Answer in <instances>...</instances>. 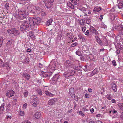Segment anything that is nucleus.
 Segmentation results:
<instances>
[{"mask_svg": "<svg viewBox=\"0 0 123 123\" xmlns=\"http://www.w3.org/2000/svg\"><path fill=\"white\" fill-rule=\"evenodd\" d=\"M41 18L38 17H34L29 20L30 25L31 27L38 25L41 22Z\"/></svg>", "mask_w": 123, "mask_h": 123, "instance_id": "nucleus-1", "label": "nucleus"}, {"mask_svg": "<svg viewBox=\"0 0 123 123\" xmlns=\"http://www.w3.org/2000/svg\"><path fill=\"white\" fill-rule=\"evenodd\" d=\"M90 21L89 20H86V23L87 24H89L90 23Z\"/></svg>", "mask_w": 123, "mask_h": 123, "instance_id": "nucleus-62", "label": "nucleus"}, {"mask_svg": "<svg viewBox=\"0 0 123 123\" xmlns=\"http://www.w3.org/2000/svg\"><path fill=\"white\" fill-rule=\"evenodd\" d=\"M77 104H76V103L75 102H74V109H75V107L77 106Z\"/></svg>", "mask_w": 123, "mask_h": 123, "instance_id": "nucleus-50", "label": "nucleus"}, {"mask_svg": "<svg viewBox=\"0 0 123 123\" xmlns=\"http://www.w3.org/2000/svg\"><path fill=\"white\" fill-rule=\"evenodd\" d=\"M0 66L1 67H5V64H4V63L3 61L0 59Z\"/></svg>", "mask_w": 123, "mask_h": 123, "instance_id": "nucleus-27", "label": "nucleus"}, {"mask_svg": "<svg viewBox=\"0 0 123 123\" xmlns=\"http://www.w3.org/2000/svg\"><path fill=\"white\" fill-rule=\"evenodd\" d=\"M103 15H101L100 16V17L99 18V19L100 20H102L103 19Z\"/></svg>", "mask_w": 123, "mask_h": 123, "instance_id": "nucleus-58", "label": "nucleus"}, {"mask_svg": "<svg viewBox=\"0 0 123 123\" xmlns=\"http://www.w3.org/2000/svg\"><path fill=\"white\" fill-rule=\"evenodd\" d=\"M69 59L72 61H74V60L73 57L71 56H69Z\"/></svg>", "mask_w": 123, "mask_h": 123, "instance_id": "nucleus-56", "label": "nucleus"}, {"mask_svg": "<svg viewBox=\"0 0 123 123\" xmlns=\"http://www.w3.org/2000/svg\"><path fill=\"white\" fill-rule=\"evenodd\" d=\"M48 74V72H44L42 73V75L44 77L49 79Z\"/></svg>", "mask_w": 123, "mask_h": 123, "instance_id": "nucleus-21", "label": "nucleus"}, {"mask_svg": "<svg viewBox=\"0 0 123 123\" xmlns=\"http://www.w3.org/2000/svg\"><path fill=\"white\" fill-rule=\"evenodd\" d=\"M9 63V62H7L5 64V66H6V68L7 69H8L9 68V67L8 66Z\"/></svg>", "mask_w": 123, "mask_h": 123, "instance_id": "nucleus-35", "label": "nucleus"}, {"mask_svg": "<svg viewBox=\"0 0 123 123\" xmlns=\"http://www.w3.org/2000/svg\"><path fill=\"white\" fill-rule=\"evenodd\" d=\"M114 25H117L118 24V22L117 20H116L115 22L114 23Z\"/></svg>", "mask_w": 123, "mask_h": 123, "instance_id": "nucleus-59", "label": "nucleus"}, {"mask_svg": "<svg viewBox=\"0 0 123 123\" xmlns=\"http://www.w3.org/2000/svg\"><path fill=\"white\" fill-rule=\"evenodd\" d=\"M3 41V38L1 37H0V42H1L2 43Z\"/></svg>", "mask_w": 123, "mask_h": 123, "instance_id": "nucleus-54", "label": "nucleus"}, {"mask_svg": "<svg viewBox=\"0 0 123 123\" xmlns=\"http://www.w3.org/2000/svg\"><path fill=\"white\" fill-rule=\"evenodd\" d=\"M29 58L28 57H25L24 60V62L25 63H28L29 62Z\"/></svg>", "mask_w": 123, "mask_h": 123, "instance_id": "nucleus-24", "label": "nucleus"}, {"mask_svg": "<svg viewBox=\"0 0 123 123\" xmlns=\"http://www.w3.org/2000/svg\"><path fill=\"white\" fill-rule=\"evenodd\" d=\"M75 73V72L74 70H68L64 73V75L65 77H68L74 75Z\"/></svg>", "mask_w": 123, "mask_h": 123, "instance_id": "nucleus-6", "label": "nucleus"}, {"mask_svg": "<svg viewBox=\"0 0 123 123\" xmlns=\"http://www.w3.org/2000/svg\"><path fill=\"white\" fill-rule=\"evenodd\" d=\"M120 52V50L119 49L117 50L116 51V53L118 54H119Z\"/></svg>", "mask_w": 123, "mask_h": 123, "instance_id": "nucleus-61", "label": "nucleus"}, {"mask_svg": "<svg viewBox=\"0 0 123 123\" xmlns=\"http://www.w3.org/2000/svg\"><path fill=\"white\" fill-rule=\"evenodd\" d=\"M111 87L114 91L116 92L117 90V88L116 85L114 83H112Z\"/></svg>", "mask_w": 123, "mask_h": 123, "instance_id": "nucleus-14", "label": "nucleus"}, {"mask_svg": "<svg viewBox=\"0 0 123 123\" xmlns=\"http://www.w3.org/2000/svg\"><path fill=\"white\" fill-rule=\"evenodd\" d=\"M71 2H72L74 5H76L78 4L79 3V0H70Z\"/></svg>", "mask_w": 123, "mask_h": 123, "instance_id": "nucleus-20", "label": "nucleus"}, {"mask_svg": "<svg viewBox=\"0 0 123 123\" xmlns=\"http://www.w3.org/2000/svg\"><path fill=\"white\" fill-rule=\"evenodd\" d=\"M71 62L69 60H67L66 61V62L64 63V65L65 66L66 68H68L69 67H70Z\"/></svg>", "mask_w": 123, "mask_h": 123, "instance_id": "nucleus-15", "label": "nucleus"}, {"mask_svg": "<svg viewBox=\"0 0 123 123\" xmlns=\"http://www.w3.org/2000/svg\"><path fill=\"white\" fill-rule=\"evenodd\" d=\"M95 38L97 42L101 46L102 45V43L100 39L97 36H95Z\"/></svg>", "mask_w": 123, "mask_h": 123, "instance_id": "nucleus-13", "label": "nucleus"}, {"mask_svg": "<svg viewBox=\"0 0 123 123\" xmlns=\"http://www.w3.org/2000/svg\"><path fill=\"white\" fill-rule=\"evenodd\" d=\"M78 36L79 38L82 41H84L85 40V38L83 37L80 34H79L78 35Z\"/></svg>", "mask_w": 123, "mask_h": 123, "instance_id": "nucleus-28", "label": "nucleus"}, {"mask_svg": "<svg viewBox=\"0 0 123 123\" xmlns=\"http://www.w3.org/2000/svg\"><path fill=\"white\" fill-rule=\"evenodd\" d=\"M98 73L97 69L95 68L92 72V74H91L90 75L91 76H92L93 75L97 74Z\"/></svg>", "mask_w": 123, "mask_h": 123, "instance_id": "nucleus-25", "label": "nucleus"}, {"mask_svg": "<svg viewBox=\"0 0 123 123\" xmlns=\"http://www.w3.org/2000/svg\"><path fill=\"white\" fill-rule=\"evenodd\" d=\"M28 92L27 90H25L24 92V95L25 97H27L28 95Z\"/></svg>", "mask_w": 123, "mask_h": 123, "instance_id": "nucleus-30", "label": "nucleus"}, {"mask_svg": "<svg viewBox=\"0 0 123 123\" xmlns=\"http://www.w3.org/2000/svg\"><path fill=\"white\" fill-rule=\"evenodd\" d=\"M106 97L109 100H111L112 98L110 94H108L106 95Z\"/></svg>", "mask_w": 123, "mask_h": 123, "instance_id": "nucleus-29", "label": "nucleus"}, {"mask_svg": "<svg viewBox=\"0 0 123 123\" xmlns=\"http://www.w3.org/2000/svg\"><path fill=\"white\" fill-rule=\"evenodd\" d=\"M80 69V66H75L74 69L77 70H79Z\"/></svg>", "mask_w": 123, "mask_h": 123, "instance_id": "nucleus-38", "label": "nucleus"}, {"mask_svg": "<svg viewBox=\"0 0 123 123\" xmlns=\"http://www.w3.org/2000/svg\"><path fill=\"white\" fill-rule=\"evenodd\" d=\"M31 49L30 48L26 50V51L27 52H31Z\"/></svg>", "mask_w": 123, "mask_h": 123, "instance_id": "nucleus-49", "label": "nucleus"}, {"mask_svg": "<svg viewBox=\"0 0 123 123\" xmlns=\"http://www.w3.org/2000/svg\"><path fill=\"white\" fill-rule=\"evenodd\" d=\"M57 101V99L54 98L51 99L48 102V104L50 105H52L55 103Z\"/></svg>", "mask_w": 123, "mask_h": 123, "instance_id": "nucleus-10", "label": "nucleus"}, {"mask_svg": "<svg viewBox=\"0 0 123 123\" xmlns=\"http://www.w3.org/2000/svg\"><path fill=\"white\" fill-rule=\"evenodd\" d=\"M23 77L29 80L30 79V75L28 73H23Z\"/></svg>", "mask_w": 123, "mask_h": 123, "instance_id": "nucleus-12", "label": "nucleus"}, {"mask_svg": "<svg viewBox=\"0 0 123 123\" xmlns=\"http://www.w3.org/2000/svg\"><path fill=\"white\" fill-rule=\"evenodd\" d=\"M75 66L74 64L71 63L70 67H71V68L74 69Z\"/></svg>", "mask_w": 123, "mask_h": 123, "instance_id": "nucleus-36", "label": "nucleus"}, {"mask_svg": "<svg viewBox=\"0 0 123 123\" xmlns=\"http://www.w3.org/2000/svg\"><path fill=\"white\" fill-rule=\"evenodd\" d=\"M118 105L120 109L122 110H123V104L121 103H119L118 104Z\"/></svg>", "mask_w": 123, "mask_h": 123, "instance_id": "nucleus-26", "label": "nucleus"}, {"mask_svg": "<svg viewBox=\"0 0 123 123\" xmlns=\"http://www.w3.org/2000/svg\"><path fill=\"white\" fill-rule=\"evenodd\" d=\"M21 24L20 26L21 31H24L27 30L29 28L30 25L27 21H23L21 22Z\"/></svg>", "mask_w": 123, "mask_h": 123, "instance_id": "nucleus-3", "label": "nucleus"}, {"mask_svg": "<svg viewBox=\"0 0 123 123\" xmlns=\"http://www.w3.org/2000/svg\"><path fill=\"white\" fill-rule=\"evenodd\" d=\"M73 4L70 2L68 3L67 5L69 7H70Z\"/></svg>", "mask_w": 123, "mask_h": 123, "instance_id": "nucleus-51", "label": "nucleus"}, {"mask_svg": "<svg viewBox=\"0 0 123 123\" xmlns=\"http://www.w3.org/2000/svg\"><path fill=\"white\" fill-rule=\"evenodd\" d=\"M89 31L88 30H87L86 32H85V35H88L89 33Z\"/></svg>", "mask_w": 123, "mask_h": 123, "instance_id": "nucleus-53", "label": "nucleus"}, {"mask_svg": "<svg viewBox=\"0 0 123 123\" xmlns=\"http://www.w3.org/2000/svg\"><path fill=\"white\" fill-rule=\"evenodd\" d=\"M27 15L26 11L22 10L19 11L18 15L19 18L21 20H23L26 18Z\"/></svg>", "mask_w": 123, "mask_h": 123, "instance_id": "nucleus-4", "label": "nucleus"}, {"mask_svg": "<svg viewBox=\"0 0 123 123\" xmlns=\"http://www.w3.org/2000/svg\"><path fill=\"white\" fill-rule=\"evenodd\" d=\"M27 106V104L26 103H25L23 105V108L24 109H25L26 108Z\"/></svg>", "mask_w": 123, "mask_h": 123, "instance_id": "nucleus-43", "label": "nucleus"}, {"mask_svg": "<svg viewBox=\"0 0 123 123\" xmlns=\"http://www.w3.org/2000/svg\"><path fill=\"white\" fill-rule=\"evenodd\" d=\"M94 111V109L93 108L90 110V111L91 113H93Z\"/></svg>", "mask_w": 123, "mask_h": 123, "instance_id": "nucleus-64", "label": "nucleus"}, {"mask_svg": "<svg viewBox=\"0 0 123 123\" xmlns=\"http://www.w3.org/2000/svg\"><path fill=\"white\" fill-rule=\"evenodd\" d=\"M22 123H31L28 120H26L23 121Z\"/></svg>", "mask_w": 123, "mask_h": 123, "instance_id": "nucleus-42", "label": "nucleus"}, {"mask_svg": "<svg viewBox=\"0 0 123 123\" xmlns=\"http://www.w3.org/2000/svg\"><path fill=\"white\" fill-rule=\"evenodd\" d=\"M90 30L91 31L93 32H94L95 31V29L92 26H91L90 28Z\"/></svg>", "mask_w": 123, "mask_h": 123, "instance_id": "nucleus-33", "label": "nucleus"}, {"mask_svg": "<svg viewBox=\"0 0 123 123\" xmlns=\"http://www.w3.org/2000/svg\"><path fill=\"white\" fill-rule=\"evenodd\" d=\"M54 1V0H50V1H47L45 3V6L47 9H49L51 7Z\"/></svg>", "mask_w": 123, "mask_h": 123, "instance_id": "nucleus-8", "label": "nucleus"}, {"mask_svg": "<svg viewBox=\"0 0 123 123\" xmlns=\"http://www.w3.org/2000/svg\"><path fill=\"white\" fill-rule=\"evenodd\" d=\"M112 64L114 66H115L117 65L115 61L113 60L112 61Z\"/></svg>", "mask_w": 123, "mask_h": 123, "instance_id": "nucleus-39", "label": "nucleus"}, {"mask_svg": "<svg viewBox=\"0 0 123 123\" xmlns=\"http://www.w3.org/2000/svg\"><path fill=\"white\" fill-rule=\"evenodd\" d=\"M45 93L47 96H49V92L48 91H46L45 92Z\"/></svg>", "mask_w": 123, "mask_h": 123, "instance_id": "nucleus-47", "label": "nucleus"}, {"mask_svg": "<svg viewBox=\"0 0 123 123\" xmlns=\"http://www.w3.org/2000/svg\"><path fill=\"white\" fill-rule=\"evenodd\" d=\"M77 44V43L76 42L73 43L71 45V47H73L75 46Z\"/></svg>", "mask_w": 123, "mask_h": 123, "instance_id": "nucleus-41", "label": "nucleus"}, {"mask_svg": "<svg viewBox=\"0 0 123 123\" xmlns=\"http://www.w3.org/2000/svg\"><path fill=\"white\" fill-rule=\"evenodd\" d=\"M14 93L15 92L12 90H10L7 91L6 95L7 97L10 98L11 97L13 96L14 94Z\"/></svg>", "mask_w": 123, "mask_h": 123, "instance_id": "nucleus-9", "label": "nucleus"}, {"mask_svg": "<svg viewBox=\"0 0 123 123\" xmlns=\"http://www.w3.org/2000/svg\"><path fill=\"white\" fill-rule=\"evenodd\" d=\"M76 54L78 56H80L81 55L80 53V52L77 51L76 52Z\"/></svg>", "mask_w": 123, "mask_h": 123, "instance_id": "nucleus-45", "label": "nucleus"}, {"mask_svg": "<svg viewBox=\"0 0 123 123\" xmlns=\"http://www.w3.org/2000/svg\"><path fill=\"white\" fill-rule=\"evenodd\" d=\"M53 20L51 19H49L46 22V25L47 26H48L51 25Z\"/></svg>", "mask_w": 123, "mask_h": 123, "instance_id": "nucleus-17", "label": "nucleus"}, {"mask_svg": "<svg viewBox=\"0 0 123 123\" xmlns=\"http://www.w3.org/2000/svg\"><path fill=\"white\" fill-rule=\"evenodd\" d=\"M121 118H122V119H123V112H122L121 114Z\"/></svg>", "mask_w": 123, "mask_h": 123, "instance_id": "nucleus-63", "label": "nucleus"}, {"mask_svg": "<svg viewBox=\"0 0 123 123\" xmlns=\"http://www.w3.org/2000/svg\"><path fill=\"white\" fill-rule=\"evenodd\" d=\"M101 9V8L100 7H98L97 6L94 8L93 10V11L95 13L96 12H98L100 11Z\"/></svg>", "mask_w": 123, "mask_h": 123, "instance_id": "nucleus-18", "label": "nucleus"}, {"mask_svg": "<svg viewBox=\"0 0 123 123\" xmlns=\"http://www.w3.org/2000/svg\"><path fill=\"white\" fill-rule=\"evenodd\" d=\"M90 97V96L88 94L86 93L85 94V97L86 98H88Z\"/></svg>", "mask_w": 123, "mask_h": 123, "instance_id": "nucleus-40", "label": "nucleus"}, {"mask_svg": "<svg viewBox=\"0 0 123 123\" xmlns=\"http://www.w3.org/2000/svg\"><path fill=\"white\" fill-rule=\"evenodd\" d=\"M94 123V121L92 120V119H90V120L89 121V122H88V123Z\"/></svg>", "mask_w": 123, "mask_h": 123, "instance_id": "nucleus-55", "label": "nucleus"}, {"mask_svg": "<svg viewBox=\"0 0 123 123\" xmlns=\"http://www.w3.org/2000/svg\"><path fill=\"white\" fill-rule=\"evenodd\" d=\"M24 111H21L19 112V115L20 116H23L25 115Z\"/></svg>", "mask_w": 123, "mask_h": 123, "instance_id": "nucleus-32", "label": "nucleus"}, {"mask_svg": "<svg viewBox=\"0 0 123 123\" xmlns=\"http://www.w3.org/2000/svg\"><path fill=\"white\" fill-rule=\"evenodd\" d=\"M40 113L39 112H37L34 115V116L36 119H38L40 116Z\"/></svg>", "mask_w": 123, "mask_h": 123, "instance_id": "nucleus-19", "label": "nucleus"}, {"mask_svg": "<svg viewBox=\"0 0 123 123\" xmlns=\"http://www.w3.org/2000/svg\"><path fill=\"white\" fill-rule=\"evenodd\" d=\"M14 40L13 39H10L7 42L6 44L8 46H10L11 45L12 43L13 42Z\"/></svg>", "mask_w": 123, "mask_h": 123, "instance_id": "nucleus-22", "label": "nucleus"}, {"mask_svg": "<svg viewBox=\"0 0 123 123\" xmlns=\"http://www.w3.org/2000/svg\"><path fill=\"white\" fill-rule=\"evenodd\" d=\"M6 118L7 119H11V117L10 116L7 115L6 116Z\"/></svg>", "mask_w": 123, "mask_h": 123, "instance_id": "nucleus-60", "label": "nucleus"}, {"mask_svg": "<svg viewBox=\"0 0 123 123\" xmlns=\"http://www.w3.org/2000/svg\"><path fill=\"white\" fill-rule=\"evenodd\" d=\"M37 92L40 95H41L42 94V92L41 90H38L37 91Z\"/></svg>", "mask_w": 123, "mask_h": 123, "instance_id": "nucleus-37", "label": "nucleus"}, {"mask_svg": "<svg viewBox=\"0 0 123 123\" xmlns=\"http://www.w3.org/2000/svg\"><path fill=\"white\" fill-rule=\"evenodd\" d=\"M123 7V2L119 3V7L121 8Z\"/></svg>", "mask_w": 123, "mask_h": 123, "instance_id": "nucleus-34", "label": "nucleus"}, {"mask_svg": "<svg viewBox=\"0 0 123 123\" xmlns=\"http://www.w3.org/2000/svg\"><path fill=\"white\" fill-rule=\"evenodd\" d=\"M4 109V105H2L0 107V115L3 113Z\"/></svg>", "mask_w": 123, "mask_h": 123, "instance_id": "nucleus-23", "label": "nucleus"}, {"mask_svg": "<svg viewBox=\"0 0 123 123\" xmlns=\"http://www.w3.org/2000/svg\"><path fill=\"white\" fill-rule=\"evenodd\" d=\"M88 91L90 92H91L92 91V90L90 88H88Z\"/></svg>", "mask_w": 123, "mask_h": 123, "instance_id": "nucleus-57", "label": "nucleus"}, {"mask_svg": "<svg viewBox=\"0 0 123 123\" xmlns=\"http://www.w3.org/2000/svg\"><path fill=\"white\" fill-rule=\"evenodd\" d=\"M48 77H49H49L51 76V75H52V73L51 72H49V73L48 72Z\"/></svg>", "mask_w": 123, "mask_h": 123, "instance_id": "nucleus-52", "label": "nucleus"}, {"mask_svg": "<svg viewBox=\"0 0 123 123\" xmlns=\"http://www.w3.org/2000/svg\"><path fill=\"white\" fill-rule=\"evenodd\" d=\"M79 114H80L82 116L84 117L85 115L82 112V111H80L79 112Z\"/></svg>", "mask_w": 123, "mask_h": 123, "instance_id": "nucleus-48", "label": "nucleus"}, {"mask_svg": "<svg viewBox=\"0 0 123 123\" xmlns=\"http://www.w3.org/2000/svg\"><path fill=\"white\" fill-rule=\"evenodd\" d=\"M5 8L6 9H8V7L9 6V4L8 3H6L5 5Z\"/></svg>", "mask_w": 123, "mask_h": 123, "instance_id": "nucleus-31", "label": "nucleus"}, {"mask_svg": "<svg viewBox=\"0 0 123 123\" xmlns=\"http://www.w3.org/2000/svg\"><path fill=\"white\" fill-rule=\"evenodd\" d=\"M80 23L81 25H83L84 24V22L83 20H81L80 21Z\"/></svg>", "mask_w": 123, "mask_h": 123, "instance_id": "nucleus-46", "label": "nucleus"}, {"mask_svg": "<svg viewBox=\"0 0 123 123\" xmlns=\"http://www.w3.org/2000/svg\"><path fill=\"white\" fill-rule=\"evenodd\" d=\"M69 93L73 98H74L75 97L74 90L73 88H71L69 90Z\"/></svg>", "mask_w": 123, "mask_h": 123, "instance_id": "nucleus-11", "label": "nucleus"}, {"mask_svg": "<svg viewBox=\"0 0 123 123\" xmlns=\"http://www.w3.org/2000/svg\"><path fill=\"white\" fill-rule=\"evenodd\" d=\"M114 28L115 29L117 30L120 35H123V25L120 24L115 26Z\"/></svg>", "mask_w": 123, "mask_h": 123, "instance_id": "nucleus-5", "label": "nucleus"}, {"mask_svg": "<svg viewBox=\"0 0 123 123\" xmlns=\"http://www.w3.org/2000/svg\"><path fill=\"white\" fill-rule=\"evenodd\" d=\"M29 36L32 39L34 40L35 39V36L34 32L32 31H30L29 33Z\"/></svg>", "mask_w": 123, "mask_h": 123, "instance_id": "nucleus-16", "label": "nucleus"}, {"mask_svg": "<svg viewBox=\"0 0 123 123\" xmlns=\"http://www.w3.org/2000/svg\"><path fill=\"white\" fill-rule=\"evenodd\" d=\"M61 78L59 76V75L58 74H56L52 78L53 81L56 82H60L61 80Z\"/></svg>", "mask_w": 123, "mask_h": 123, "instance_id": "nucleus-7", "label": "nucleus"}, {"mask_svg": "<svg viewBox=\"0 0 123 123\" xmlns=\"http://www.w3.org/2000/svg\"><path fill=\"white\" fill-rule=\"evenodd\" d=\"M37 103L36 102H35L33 103L32 105L34 107H36L37 106Z\"/></svg>", "mask_w": 123, "mask_h": 123, "instance_id": "nucleus-44", "label": "nucleus"}, {"mask_svg": "<svg viewBox=\"0 0 123 123\" xmlns=\"http://www.w3.org/2000/svg\"><path fill=\"white\" fill-rule=\"evenodd\" d=\"M7 32L9 35H10L12 38L13 37V36H17L20 34L19 31L14 28H12L10 30H7Z\"/></svg>", "mask_w": 123, "mask_h": 123, "instance_id": "nucleus-2", "label": "nucleus"}]
</instances>
